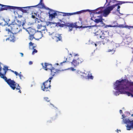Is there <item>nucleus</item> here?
I'll return each instance as SVG.
<instances>
[{
    "instance_id": "f257e3e1",
    "label": "nucleus",
    "mask_w": 133,
    "mask_h": 133,
    "mask_svg": "<svg viewBox=\"0 0 133 133\" xmlns=\"http://www.w3.org/2000/svg\"><path fill=\"white\" fill-rule=\"evenodd\" d=\"M128 81L126 79L121 81L117 80L115 85L116 89L119 90L121 94H127L128 96H131L133 97V88H129L127 86Z\"/></svg>"
},
{
    "instance_id": "f03ea898",
    "label": "nucleus",
    "mask_w": 133,
    "mask_h": 133,
    "mask_svg": "<svg viewBox=\"0 0 133 133\" xmlns=\"http://www.w3.org/2000/svg\"><path fill=\"white\" fill-rule=\"evenodd\" d=\"M125 3H126L125 1L111 0V2H110L106 5L105 9L107 10L106 15H109L116 6H117V8L116 11L117 12V13H120V8H121L120 5Z\"/></svg>"
},
{
    "instance_id": "7ed1b4c3",
    "label": "nucleus",
    "mask_w": 133,
    "mask_h": 133,
    "mask_svg": "<svg viewBox=\"0 0 133 133\" xmlns=\"http://www.w3.org/2000/svg\"><path fill=\"white\" fill-rule=\"evenodd\" d=\"M5 75L4 74V72L2 74L0 72V77L4 80L10 87L13 90L15 89L16 90H18V92L21 93L20 90L21 87L19 86L18 84L16 83L14 80H12L11 79H8L5 76Z\"/></svg>"
},
{
    "instance_id": "20e7f679",
    "label": "nucleus",
    "mask_w": 133,
    "mask_h": 133,
    "mask_svg": "<svg viewBox=\"0 0 133 133\" xmlns=\"http://www.w3.org/2000/svg\"><path fill=\"white\" fill-rule=\"evenodd\" d=\"M110 27H115L120 28H125L130 29L131 28H133V26H130L128 25H102L101 29L102 30V38H107L109 37V32L107 30V31H105V29L107 28H108Z\"/></svg>"
},
{
    "instance_id": "39448f33",
    "label": "nucleus",
    "mask_w": 133,
    "mask_h": 133,
    "mask_svg": "<svg viewBox=\"0 0 133 133\" xmlns=\"http://www.w3.org/2000/svg\"><path fill=\"white\" fill-rule=\"evenodd\" d=\"M106 6V5L104 4V6H101L94 10H90V15H92L93 17H94L95 14H100L103 12V9H104L103 12V16L106 17L109 15H106L107 10H105V8Z\"/></svg>"
},
{
    "instance_id": "423d86ee",
    "label": "nucleus",
    "mask_w": 133,
    "mask_h": 133,
    "mask_svg": "<svg viewBox=\"0 0 133 133\" xmlns=\"http://www.w3.org/2000/svg\"><path fill=\"white\" fill-rule=\"evenodd\" d=\"M52 78V77H51L48 80L43 83L42 86L41 87V89L43 91L45 92L50 91L51 87L50 85L51 80Z\"/></svg>"
},
{
    "instance_id": "0eeeda50",
    "label": "nucleus",
    "mask_w": 133,
    "mask_h": 133,
    "mask_svg": "<svg viewBox=\"0 0 133 133\" xmlns=\"http://www.w3.org/2000/svg\"><path fill=\"white\" fill-rule=\"evenodd\" d=\"M45 9L49 10L48 14H49V20L50 21H51L54 18H55V17L57 16L58 15H60L59 13H57L58 12L59 13V12L50 9L48 7H46Z\"/></svg>"
},
{
    "instance_id": "6e6552de",
    "label": "nucleus",
    "mask_w": 133,
    "mask_h": 133,
    "mask_svg": "<svg viewBox=\"0 0 133 133\" xmlns=\"http://www.w3.org/2000/svg\"><path fill=\"white\" fill-rule=\"evenodd\" d=\"M29 6L26 7H18L13 6V10H15L17 9L22 11L23 13H29L28 11L29 10Z\"/></svg>"
},
{
    "instance_id": "1a4fd4ad",
    "label": "nucleus",
    "mask_w": 133,
    "mask_h": 133,
    "mask_svg": "<svg viewBox=\"0 0 133 133\" xmlns=\"http://www.w3.org/2000/svg\"><path fill=\"white\" fill-rule=\"evenodd\" d=\"M122 37L123 42L126 44H128L132 41V38L129 35H123Z\"/></svg>"
},
{
    "instance_id": "9d476101",
    "label": "nucleus",
    "mask_w": 133,
    "mask_h": 133,
    "mask_svg": "<svg viewBox=\"0 0 133 133\" xmlns=\"http://www.w3.org/2000/svg\"><path fill=\"white\" fill-rule=\"evenodd\" d=\"M64 26H66V28L68 27L69 30V31H70L72 30V28H79V26L78 25H55L53 27L51 26L50 28H52V29L54 30H56L58 29V26H60L61 27H63Z\"/></svg>"
},
{
    "instance_id": "9b49d317",
    "label": "nucleus",
    "mask_w": 133,
    "mask_h": 133,
    "mask_svg": "<svg viewBox=\"0 0 133 133\" xmlns=\"http://www.w3.org/2000/svg\"><path fill=\"white\" fill-rule=\"evenodd\" d=\"M123 121L125 123L127 124L126 127L127 129L130 130L131 129L133 128V121L130 120L129 119H123Z\"/></svg>"
},
{
    "instance_id": "f8f14e48",
    "label": "nucleus",
    "mask_w": 133,
    "mask_h": 133,
    "mask_svg": "<svg viewBox=\"0 0 133 133\" xmlns=\"http://www.w3.org/2000/svg\"><path fill=\"white\" fill-rule=\"evenodd\" d=\"M21 25H7L6 27L5 30L6 31L8 32V33H12V31H13L15 28H16L17 30V31L19 32L20 30L18 29V28H19Z\"/></svg>"
},
{
    "instance_id": "ddd939ff",
    "label": "nucleus",
    "mask_w": 133,
    "mask_h": 133,
    "mask_svg": "<svg viewBox=\"0 0 133 133\" xmlns=\"http://www.w3.org/2000/svg\"><path fill=\"white\" fill-rule=\"evenodd\" d=\"M50 35V34H49ZM51 35V38L54 39L56 42L59 41H62V37L60 34H55L53 32L52 34H50Z\"/></svg>"
},
{
    "instance_id": "4468645a",
    "label": "nucleus",
    "mask_w": 133,
    "mask_h": 133,
    "mask_svg": "<svg viewBox=\"0 0 133 133\" xmlns=\"http://www.w3.org/2000/svg\"><path fill=\"white\" fill-rule=\"evenodd\" d=\"M83 61V59L81 58H78L76 59L75 58L71 62V63L72 65H73L75 67H76L79 65V64L81 63Z\"/></svg>"
},
{
    "instance_id": "2eb2a0df",
    "label": "nucleus",
    "mask_w": 133,
    "mask_h": 133,
    "mask_svg": "<svg viewBox=\"0 0 133 133\" xmlns=\"http://www.w3.org/2000/svg\"><path fill=\"white\" fill-rule=\"evenodd\" d=\"M101 38L102 39V40L100 41L101 42V43H102L103 44H107L108 45L110 44L111 46H112V40L111 39H109V37H107V38Z\"/></svg>"
},
{
    "instance_id": "dca6fc26",
    "label": "nucleus",
    "mask_w": 133,
    "mask_h": 133,
    "mask_svg": "<svg viewBox=\"0 0 133 133\" xmlns=\"http://www.w3.org/2000/svg\"><path fill=\"white\" fill-rule=\"evenodd\" d=\"M1 8H0V11H2L4 10H10L11 9L13 10V6L6 5L2 4L0 5Z\"/></svg>"
},
{
    "instance_id": "f3484780",
    "label": "nucleus",
    "mask_w": 133,
    "mask_h": 133,
    "mask_svg": "<svg viewBox=\"0 0 133 133\" xmlns=\"http://www.w3.org/2000/svg\"><path fill=\"white\" fill-rule=\"evenodd\" d=\"M23 27V28L25 29L28 32L30 35H35L36 32V30L32 29L31 27H29L26 29L24 28L23 26V25H21Z\"/></svg>"
},
{
    "instance_id": "a211bd4d",
    "label": "nucleus",
    "mask_w": 133,
    "mask_h": 133,
    "mask_svg": "<svg viewBox=\"0 0 133 133\" xmlns=\"http://www.w3.org/2000/svg\"><path fill=\"white\" fill-rule=\"evenodd\" d=\"M38 29H40L39 31L44 34L47 32V30L46 28V25H38L37 27Z\"/></svg>"
},
{
    "instance_id": "6ab92c4d",
    "label": "nucleus",
    "mask_w": 133,
    "mask_h": 133,
    "mask_svg": "<svg viewBox=\"0 0 133 133\" xmlns=\"http://www.w3.org/2000/svg\"><path fill=\"white\" fill-rule=\"evenodd\" d=\"M76 75L77 76L79 77L82 78H87L86 74L84 72H81L78 71L76 73Z\"/></svg>"
},
{
    "instance_id": "aec40b11",
    "label": "nucleus",
    "mask_w": 133,
    "mask_h": 133,
    "mask_svg": "<svg viewBox=\"0 0 133 133\" xmlns=\"http://www.w3.org/2000/svg\"><path fill=\"white\" fill-rule=\"evenodd\" d=\"M79 24L81 25H88V22L87 19H83L82 18H79V21L78 22Z\"/></svg>"
},
{
    "instance_id": "412c9836",
    "label": "nucleus",
    "mask_w": 133,
    "mask_h": 133,
    "mask_svg": "<svg viewBox=\"0 0 133 133\" xmlns=\"http://www.w3.org/2000/svg\"><path fill=\"white\" fill-rule=\"evenodd\" d=\"M43 67L45 70H50L53 67L52 64L45 63L44 64V66H43Z\"/></svg>"
},
{
    "instance_id": "4be33fe9",
    "label": "nucleus",
    "mask_w": 133,
    "mask_h": 133,
    "mask_svg": "<svg viewBox=\"0 0 133 133\" xmlns=\"http://www.w3.org/2000/svg\"><path fill=\"white\" fill-rule=\"evenodd\" d=\"M44 34L41 32L37 31L35 34L34 36L37 39H41L43 36Z\"/></svg>"
},
{
    "instance_id": "5701e85b",
    "label": "nucleus",
    "mask_w": 133,
    "mask_h": 133,
    "mask_svg": "<svg viewBox=\"0 0 133 133\" xmlns=\"http://www.w3.org/2000/svg\"><path fill=\"white\" fill-rule=\"evenodd\" d=\"M15 19H16V20L17 21V22L18 23V24L17 23H15L16 25H25V24L26 22L25 19L24 18H23V20L22 21H19L16 19L17 17L16 16H15Z\"/></svg>"
},
{
    "instance_id": "b1692460",
    "label": "nucleus",
    "mask_w": 133,
    "mask_h": 133,
    "mask_svg": "<svg viewBox=\"0 0 133 133\" xmlns=\"http://www.w3.org/2000/svg\"><path fill=\"white\" fill-rule=\"evenodd\" d=\"M72 60V56L68 57L67 58H65V60L63 62H61L60 63V65H63V64L65 63L66 62H71Z\"/></svg>"
},
{
    "instance_id": "393cba45",
    "label": "nucleus",
    "mask_w": 133,
    "mask_h": 133,
    "mask_svg": "<svg viewBox=\"0 0 133 133\" xmlns=\"http://www.w3.org/2000/svg\"><path fill=\"white\" fill-rule=\"evenodd\" d=\"M6 40H9L11 42H14L15 40V38L13 34L12 35H10L9 37L6 38Z\"/></svg>"
},
{
    "instance_id": "a878e982",
    "label": "nucleus",
    "mask_w": 133,
    "mask_h": 133,
    "mask_svg": "<svg viewBox=\"0 0 133 133\" xmlns=\"http://www.w3.org/2000/svg\"><path fill=\"white\" fill-rule=\"evenodd\" d=\"M102 31L99 30L97 32L95 33V35L97 37L102 38Z\"/></svg>"
},
{
    "instance_id": "bb28decb",
    "label": "nucleus",
    "mask_w": 133,
    "mask_h": 133,
    "mask_svg": "<svg viewBox=\"0 0 133 133\" xmlns=\"http://www.w3.org/2000/svg\"><path fill=\"white\" fill-rule=\"evenodd\" d=\"M58 71V70L52 67V69L50 70L51 75L52 76H54Z\"/></svg>"
},
{
    "instance_id": "cd10ccee",
    "label": "nucleus",
    "mask_w": 133,
    "mask_h": 133,
    "mask_svg": "<svg viewBox=\"0 0 133 133\" xmlns=\"http://www.w3.org/2000/svg\"><path fill=\"white\" fill-rule=\"evenodd\" d=\"M4 21L5 22V23L4 24V25H15L14 23L15 20H14L10 24H9V21H10V19H8V21L7 22V20L6 21L4 19H3Z\"/></svg>"
},
{
    "instance_id": "c85d7f7f",
    "label": "nucleus",
    "mask_w": 133,
    "mask_h": 133,
    "mask_svg": "<svg viewBox=\"0 0 133 133\" xmlns=\"http://www.w3.org/2000/svg\"><path fill=\"white\" fill-rule=\"evenodd\" d=\"M66 18L64 17L62 19H60L59 21L60 22L64 24H67L66 23H69V22H68L66 20Z\"/></svg>"
},
{
    "instance_id": "c756f323",
    "label": "nucleus",
    "mask_w": 133,
    "mask_h": 133,
    "mask_svg": "<svg viewBox=\"0 0 133 133\" xmlns=\"http://www.w3.org/2000/svg\"><path fill=\"white\" fill-rule=\"evenodd\" d=\"M41 6V5L38 3V4L37 5L34 6H29V8H30V9H31V8L33 7H37L40 9L43 8H42V7L41 6Z\"/></svg>"
},
{
    "instance_id": "7c9ffc66",
    "label": "nucleus",
    "mask_w": 133,
    "mask_h": 133,
    "mask_svg": "<svg viewBox=\"0 0 133 133\" xmlns=\"http://www.w3.org/2000/svg\"><path fill=\"white\" fill-rule=\"evenodd\" d=\"M43 0H40V2L39 4L42 7V8L45 9L46 7H47L44 4L43 2Z\"/></svg>"
},
{
    "instance_id": "2f4dec72",
    "label": "nucleus",
    "mask_w": 133,
    "mask_h": 133,
    "mask_svg": "<svg viewBox=\"0 0 133 133\" xmlns=\"http://www.w3.org/2000/svg\"><path fill=\"white\" fill-rule=\"evenodd\" d=\"M80 14H81L82 13H84L87 12H88L90 14V9H87L85 10H83L79 11Z\"/></svg>"
},
{
    "instance_id": "473e14b6",
    "label": "nucleus",
    "mask_w": 133,
    "mask_h": 133,
    "mask_svg": "<svg viewBox=\"0 0 133 133\" xmlns=\"http://www.w3.org/2000/svg\"><path fill=\"white\" fill-rule=\"evenodd\" d=\"M59 13L63 14L62 15L64 17L71 16V13L64 12H59Z\"/></svg>"
},
{
    "instance_id": "72a5a7b5",
    "label": "nucleus",
    "mask_w": 133,
    "mask_h": 133,
    "mask_svg": "<svg viewBox=\"0 0 133 133\" xmlns=\"http://www.w3.org/2000/svg\"><path fill=\"white\" fill-rule=\"evenodd\" d=\"M101 19L100 18H95V20H94V22L95 23V25H97L96 24H98L99 23H101Z\"/></svg>"
},
{
    "instance_id": "f704fd0d",
    "label": "nucleus",
    "mask_w": 133,
    "mask_h": 133,
    "mask_svg": "<svg viewBox=\"0 0 133 133\" xmlns=\"http://www.w3.org/2000/svg\"><path fill=\"white\" fill-rule=\"evenodd\" d=\"M3 69L4 70V74H6L7 71L8 70V67L6 66L5 65L4 66Z\"/></svg>"
},
{
    "instance_id": "c9c22d12",
    "label": "nucleus",
    "mask_w": 133,
    "mask_h": 133,
    "mask_svg": "<svg viewBox=\"0 0 133 133\" xmlns=\"http://www.w3.org/2000/svg\"><path fill=\"white\" fill-rule=\"evenodd\" d=\"M66 24H67L66 25H77V24H79V23H78V22H75V23L69 22V23H68Z\"/></svg>"
},
{
    "instance_id": "e433bc0d",
    "label": "nucleus",
    "mask_w": 133,
    "mask_h": 133,
    "mask_svg": "<svg viewBox=\"0 0 133 133\" xmlns=\"http://www.w3.org/2000/svg\"><path fill=\"white\" fill-rule=\"evenodd\" d=\"M97 25H89L87 26H82V25H81L80 27L81 28H88L89 29H90L91 28L94 27L95 26H97Z\"/></svg>"
},
{
    "instance_id": "4c0bfd02",
    "label": "nucleus",
    "mask_w": 133,
    "mask_h": 133,
    "mask_svg": "<svg viewBox=\"0 0 133 133\" xmlns=\"http://www.w3.org/2000/svg\"><path fill=\"white\" fill-rule=\"evenodd\" d=\"M111 24H110L109 25H123L122 24H118L116 21L111 22Z\"/></svg>"
},
{
    "instance_id": "58836bf2",
    "label": "nucleus",
    "mask_w": 133,
    "mask_h": 133,
    "mask_svg": "<svg viewBox=\"0 0 133 133\" xmlns=\"http://www.w3.org/2000/svg\"><path fill=\"white\" fill-rule=\"evenodd\" d=\"M35 47V46H33L32 48L33 49V51L32 52V54L34 55L35 53L37 52V51L35 49H34V48Z\"/></svg>"
},
{
    "instance_id": "ea45409f",
    "label": "nucleus",
    "mask_w": 133,
    "mask_h": 133,
    "mask_svg": "<svg viewBox=\"0 0 133 133\" xmlns=\"http://www.w3.org/2000/svg\"><path fill=\"white\" fill-rule=\"evenodd\" d=\"M79 11H77L75 12L71 13V15H74L80 14Z\"/></svg>"
},
{
    "instance_id": "a19ab883",
    "label": "nucleus",
    "mask_w": 133,
    "mask_h": 133,
    "mask_svg": "<svg viewBox=\"0 0 133 133\" xmlns=\"http://www.w3.org/2000/svg\"><path fill=\"white\" fill-rule=\"evenodd\" d=\"M87 77V78L88 79H92L93 78V77L92 75H90L89 74H88Z\"/></svg>"
},
{
    "instance_id": "79ce46f5",
    "label": "nucleus",
    "mask_w": 133,
    "mask_h": 133,
    "mask_svg": "<svg viewBox=\"0 0 133 133\" xmlns=\"http://www.w3.org/2000/svg\"><path fill=\"white\" fill-rule=\"evenodd\" d=\"M102 18L103 17H102V18L100 19L101 24H102L103 25H107V24H105V23H103V21H104V19Z\"/></svg>"
},
{
    "instance_id": "37998d69",
    "label": "nucleus",
    "mask_w": 133,
    "mask_h": 133,
    "mask_svg": "<svg viewBox=\"0 0 133 133\" xmlns=\"http://www.w3.org/2000/svg\"><path fill=\"white\" fill-rule=\"evenodd\" d=\"M34 35H30L29 36V39L30 40H32L34 38Z\"/></svg>"
},
{
    "instance_id": "c03bdc74",
    "label": "nucleus",
    "mask_w": 133,
    "mask_h": 133,
    "mask_svg": "<svg viewBox=\"0 0 133 133\" xmlns=\"http://www.w3.org/2000/svg\"><path fill=\"white\" fill-rule=\"evenodd\" d=\"M38 12L37 11L36 13L35 12L34 14L37 17H38L39 18H41V16H40L39 15V14H38Z\"/></svg>"
},
{
    "instance_id": "a18cd8bd",
    "label": "nucleus",
    "mask_w": 133,
    "mask_h": 133,
    "mask_svg": "<svg viewBox=\"0 0 133 133\" xmlns=\"http://www.w3.org/2000/svg\"><path fill=\"white\" fill-rule=\"evenodd\" d=\"M55 25H65V24H64L62 23H61L60 22H58L57 23H55ZM66 24H65L66 25Z\"/></svg>"
},
{
    "instance_id": "49530a36",
    "label": "nucleus",
    "mask_w": 133,
    "mask_h": 133,
    "mask_svg": "<svg viewBox=\"0 0 133 133\" xmlns=\"http://www.w3.org/2000/svg\"><path fill=\"white\" fill-rule=\"evenodd\" d=\"M43 23H44V24H46V25H50V22H46L45 21H42Z\"/></svg>"
},
{
    "instance_id": "de8ad7c7",
    "label": "nucleus",
    "mask_w": 133,
    "mask_h": 133,
    "mask_svg": "<svg viewBox=\"0 0 133 133\" xmlns=\"http://www.w3.org/2000/svg\"><path fill=\"white\" fill-rule=\"evenodd\" d=\"M101 15L99 16H97V17L98 18H100V19L102 18V17H103V13H101V14H100Z\"/></svg>"
},
{
    "instance_id": "09e8293b",
    "label": "nucleus",
    "mask_w": 133,
    "mask_h": 133,
    "mask_svg": "<svg viewBox=\"0 0 133 133\" xmlns=\"http://www.w3.org/2000/svg\"><path fill=\"white\" fill-rule=\"evenodd\" d=\"M110 2H111V0H106V2L105 5H107Z\"/></svg>"
},
{
    "instance_id": "8fccbe9b",
    "label": "nucleus",
    "mask_w": 133,
    "mask_h": 133,
    "mask_svg": "<svg viewBox=\"0 0 133 133\" xmlns=\"http://www.w3.org/2000/svg\"><path fill=\"white\" fill-rule=\"evenodd\" d=\"M11 72L13 73H14L16 75V76H18L19 74H18L17 72L16 71H11Z\"/></svg>"
},
{
    "instance_id": "3c124183",
    "label": "nucleus",
    "mask_w": 133,
    "mask_h": 133,
    "mask_svg": "<svg viewBox=\"0 0 133 133\" xmlns=\"http://www.w3.org/2000/svg\"><path fill=\"white\" fill-rule=\"evenodd\" d=\"M127 83H128V84L130 86H133V82H128V81L127 84Z\"/></svg>"
},
{
    "instance_id": "603ef678",
    "label": "nucleus",
    "mask_w": 133,
    "mask_h": 133,
    "mask_svg": "<svg viewBox=\"0 0 133 133\" xmlns=\"http://www.w3.org/2000/svg\"><path fill=\"white\" fill-rule=\"evenodd\" d=\"M44 99L45 101L47 102H48L49 101V98L47 97H44Z\"/></svg>"
},
{
    "instance_id": "864d4df0",
    "label": "nucleus",
    "mask_w": 133,
    "mask_h": 133,
    "mask_svg": "<svg viewBox=\"0 0 133 133\" xmlns=\"http://www.w3.org/2000/svg\"><path fill=\"white\" fill-rule=\"evenodd\" d=\"M101 43V42H100V41L97 42H96V43L95 44V46H96L98 45H99V44H101L100 43Z\"/></svg>"
},
{
    "instance_id": "5fc2aeb1",
    "label": "nucleus",
    "mask_w": 133,
    "mask_h": 133,
    "mask_svg": "<svg viewBox=\"0 0 133 133\" xmlns=\"http://www.w3.org/2000/svg\"><path fill=\"white\" fill-rule=\"evenodd\" d=\"M116 12H117V11H116V10L115 11H112V13L113 14H115L116 15H117L118 16H120V15H118V14H117V13H116Z\"/></svg>"
},
{
    "instance_id": "6e6d98bb",
    "label": "nucleus",
    "mask_w": 133,
    "mask_h": 133,
    "mask_svg": "<svg viewBox=\"0 0 133 133\" xmlns=\"http://www.w3.org/2000/svg\"><path fill=\"white\" fill-rule=\"evenodd\" d=\"M108 51L109 52H113V53H114V52L115 51H114L113 49H109L108 50Z\"/></svg>"
},
{
    "instance_id": "4d7b16f0",
    "label": "nucleus",
    "mask_w": 133,
    "mask_h": 133,
    "mask_svg": "<svg viewBox=\"0 0 133 133\" xmlns=\"http://www.w3.org/2000/svg\"><path fill=\"white\" fill-rule=\"evenodd\" d=\"M34 43H32V42H30L29 43V45L30 46H33L34 44Z\"/></svg>"
},
{
    "instance_id": "13d9d810",
    "label": "nucleus",
    "mask_w": 133,
    "mask_h": 133,
    "mask_svg": "<svg viewBox=\"0 0 133 133\" xmlns=\"http://www.w3.org/2000/svg\"><path fill=\"white\" fill-rule=\"evenodd\" d=\"M18 76H19L20 79H21L22 77H23L22 75H21V74H19V75H18Z\"/></svg>"
},
{
    "instance_id": "bf43d9fd",
    "label": "nucleus",
    "mask_w": 133,
    "mask_h": 133,
    "mask_svg": "<svg viewBox=\"0 0 133 133\" xmlns=\"http://www.w3.org/2000/svg\"><path fill=\"white\" fill-rule=\"evenodd\" d=\"M92 17H91V18H90V19L91 20H92V21H94V20L92 18L93 17L94 18H96V17H93L92 16Z\"/></svg>"
},
{
    "instance_id": "052dcab7",
    "label": "nucleus",
    "mask_w": 133,
    "mask_h": 133,
    "mask_svg": "<svg viewBox=\"0 0 133 133\" xmlns=\"http://www.w3.org/2000/svg\"><path fill=\"white\" fill-rule=\"evenodd\" d=\"M55 22H50V25H51L52 24H55Z\"/></svg>"
},
{
    "instance_id": "680f3d73",
    "label": "nucleus",
    "mask_w": 133,
    "mask_h": 133,
    "mask_svg": "<svg viewBox=\"0 0 133 133\" xmlns=\"http://www.w3.org/2000/svg\"><path fill=\"white\" fill-rule=\"evenodd\" d=\"M126 3H133V2L125 1Z\"/></svg>"
},
{
    "instance_id": "e2e57ef3",
    "label": "nucleus",
    "mask_w": 133,
    "mask_h": 133,
    "mask_svg": "<svg viewBox=\"0 0 133 133\" xmlns=\"http://www.w3.org/2000/svg\"><path fill=\"white\" fill-rule=\"evenodd\" d=\"M18 17L19 18H21L22 17V15H19L18 14Z\"/></svg>"
},
{
    "instance_id": "0e129e2a",
    "label": "nucleus",
    "mask_w": 133,
    "mask_h": 133,
    "mask_svg": "<svg viewBox=\"0 0 133 133\" xmlns=\"http://www.w3.org/2000/svg\"><path fill=\"white\" fill-rule=\"evenodd\" d=\"M14 13L16 15V14H18V12L17 11H14Z\"/></svg>"
},
{
    "instance_id": "69168bd1",
    "label": "nucleus",
    "mask_w": 133,
    "mask_h": 133,
    "mask_svg": "<svg viewBox=\"0 0 133 133\" xmlns=\"http://www.w3.org/2000/svg\"><path fill=\"white\" fill-rule=\"evenodd\" d=\"M119 92H120L118 90V91H116L115 92V94H118V95H119Z\"/></svg>"
},
{
    "instance_id": "338daca9",
    "label": "nucleus",
    "mask_w": 133,
    "mask_h": 133,
    "mask_svg": "<svg viewBox=\"0 0 133 133\" xmlns=\"http://www.w3.org/2000/svg\"><path fill=\"white\" fill-rule=\"evenodd\" d=\"M29 65H31L32 64V62L31 61H30L29 62Z\"/></svg>"
},
{
    "instance_id": "774afa93",
    "label": "nucleus",
    "mask_w": 133,
    "mask_h": 133,
    "mask_svg": "<svg viewBox=\"0 0 133 133\" xmlns=\"http://www.w3.org/2000/svg\"><path fill=\"white\" fill-rule=\"evenodd\" d=\"M31 17L33 19H35V16L34 15H32Z\"/></svg>"
}]
</instances>
